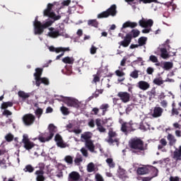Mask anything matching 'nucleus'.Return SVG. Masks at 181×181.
I'll return each mask as SVG.
<instances>
[{
	"mask_svg": "<svg viewBox=\"0 0 181 181\" xmlns=\"http://www.w3.org/2000/svg\"><path fill=\"white\" fill-rule=\"evenodd\" d=\"M52 24L53 21H48L42 25V23L37 21V16L35 17L33 22L35 35H42L43 33V30L46 29V28H49V26H52Z\"/></svg>",
	"mask_w": 181,
	"mask_h": 181,
	"instance_id": "nucleus-1",
	"label": "nucleus"
},
{
	"mask_svg": "<svg viewBox=\"0 0 181 181\" xmlns=\"http://www.w3.org/2000/svg\"><path fill=\"white\" fill-rule=\"evenodd\" d=\"M62 101L67 105V107H72L73 108H83L84 107L82 101L80 102L74 98H62Z\"/></svg>",
	"mask_w": 181,
	"mask_h": 181,
	"instance_id": "nucleus-2",
	"label": "nucleus"
},
{
	"mask_svg": "<svg viewBox=\"0 0 181 181\" xmlns=\"http://www.w3.org/2000/svg\"><path fill=\"white\" fill-rule=\"evenodd\" d=\"M139 24L141 28H146L145 29L142 30V33H149V32L152 30L151 28H152L153 25V20H146L142 18L141 20L139 21Z\"/></svg>",
	"mask_w": 181,
	"mask_h": 181,
	"instance_id": "nucleus-3",
	"label": "nucleus"
},
{
	"mask_svg": "<svg viewBox=\"0 0 181 181\" xmlns=\"http://www.w3.org/2000/svg\"><path fill=\"white\" fill-rule=\"evenodd\" d=\"M42 71H43V69L37 68L35 69V73L34 74V77L36 81V86L37 87L40 86L41 83H42V84H45V86H47L49 84V79L46 78H40V76H42Z\"/></svg>",
	"mask_w": 181,
	"mask_h": 181,
	"instance_id": "nucleus-4",
	"label": "nucleus"
},
{
	"mask_svg": "<svg viewBox=\"0 0 181 181\" xmlns=\"http://www.w3.org/2000/svg\"><path fill=\"white\" fill-rule=\"evenodd\" d=\"M115 16L117 15V6L113 4L107 11L98 14V19H103V18H108V16Z\"/></svg>",
	"mask_w": 181,
	"mask_h": 181,
	"instance_id": "nucleus-5",
	"label": "nucleus"
},
{
	"mask_svg": "<svg viewBox=\"0 0 181 181\" xmlns=\"http://www.w3.org/2000/svg\"><path fill=\"white\" fill-rule=\"evenodd\" d=\"M129 146L132 149H137L138 151H144V141L138 138L132 139L129 141Z\"/></svg>",
	"mask_w": 181,
	"mask_h": 181,
	"instance_id": "nucleus-6",
	"label": "nucleus"
},
{
	"mask_svg": "<svg viewBox=\"0 0 181 181\" xmlns=\"http://www.w3.org/2000/svg\"><path fill=\"white\" fill-rule=\"evenodd\" d=\"M52 8H53V4H48L47 8L44 11V16H48L52 18L54 21H59L60 19V16H56V14L52 12Z\"/></svg>",
	"mask_w": 181,
	"mask_h": 181,
	"instance_id": "nucleus-7",
	"label": "nucleus"
},
{
	"mask_svg": "<svg viewBox=\"0 0 181 181\" xmlns=\"http://www.w3.org/2000/svg\"><path fill=\"white\" fill-rule=\"evenodd\" d=\"M22 142L23 144V147L26 151H30L32 148L35 147V143L29 140V136H28V134L23 135Z\"/></svg>",
	"mask_w": 181,
	"mask_h": 181,
	"instance_id": "nucleus-8",
	"label": "nucleus"
},
{
	"mask_svg": "<svg viewBox=\"0 0 181 181\" xmlns=\"http://www.w3.org/2000/svg\"><path fill=\"white\" fill-rule=\"evenodd\" d=\"M36 168H39L40 170H37L35 172V175H36V180L37 181H45V177L43 176V174L45 173L43 172L44 169H45V163H40L38 164V166Z\"/></svg>",
	"mask_w": 181,
	"mask_h": 181,
	"instance_id": "nucleus-9",
	"label": "nucleus"
},
{
	"mask_svg": "<svg viewBox=\"0 0 181 181\" xmlns=\"http://www.w3.org/2000/svg\"><path fill=\"white\" fill-rule=\"evenodd\" d=\"M117 138V133L114 132L112 129H110L108 132V139H105V141L107 142L110 145H112L114 142L118 143V139Z\"/></svg>",
	"mask_w": 181,
	"mask_h": 181,
	"instance_id": "nucleus-10",
	"label": "nucleus"
},
{
	"mask_svg": "<svg viewBox=\"0 0 181 181\" xmlns=\"http://www.w3.org/2000/svg\"><path fill=\"white\" fill-rule=\"evenodd\" d=\"M23 121L25 125H32L35 122V116L32 114H27L23 117Z\"/></svg>",
	"mask_w": 181,
	"mask_h": 181,
	"instance_id": "nucleus-11",
	"label": "nucleus"
},
{
	"mask_svg": "<svg viewBox=\"0 0 181 181\" xmlns=\"http://www.w3.org/2000/svg\"><path fill=\"white\" fill-rule=\"evenodd\" d=\"M81 175L76 171H73L68 175V181H81Z\"/></svg>",
	"mask_w": 181,
	"mask_h": 181,
	"instance_id": "nucleus-12",
	"label": "nucleus"
},
{
	"mask_svg": "<svg viewBox=\"0 0 181 181\" xmlns=\"http://www.w3.org/2000/svg\"><path fill=\"white\" fill-rule=\"evenodd\" d=\"M54 133L45 132L44 134L39 136L38 139L40 142H49L53 138Z\"/></svg>",
	"mask_w": 181,
	"mask_h": 181,
	"instance_id": "nucleus-13",
	"label": "nucleus"
},
{
	"mask_svg": "<svg viewBox=\"0 0 181 181\" xmlns=\"http://www.w3.org/2000/svg\"><path fill=\"white\" fill-rule=\"evenodd\" d=\"M117 97L120 98L122 103H128L129 101V98H131V95L128 92H119L117 93Z\"/></svg>",
	"mask_w": 181,
	"mask_h": 181,
	"instance_id": "nucleus-14",
	"label": "nucleus"
},
{
	"mask_svg": "<svg viewBox=\"0 0 181 181\" xmlns=\"http://www.w3.org/2000/svg\"><path fill=\"white\" fill-rule=\"evenodd\" d=\"M137 87L140 90H142L143 91H146L148 88H150L151 85L149 83L145 81H140L137 83Z\"/></svg>",
	"mask_w": 181,
	"mask_h": 181,
	"instance_id": "nucleus-15",
	"label": "nucleus"
},
{
	"mask_svg": "<svg viewBox=\"0 0 181 181\" xmlns=\"http://www.w3.org/2000/svg\"><path fill=\"white\" fill-rule=\"evenodd\" d=\"M162 114H163V109L160 107H156L153 110L152 117L159 118V117H162Z\"/></svg>",
	"mask_w": 181,
	"mask_h": 181,
	"instance_id": "nucleus-16",
	"label": "nucleus"
},
{
	"mask_svg": "<svg viewBox=\"0 0 181 181\" xmlns=\"http://www.w3.org/2000/svg\"><path fill=\"white\" fill-rule=\"evenodd\" d=\"M93 137V133L90 132H85L81 134V142H88L91 141V138Z\"/></svg>",
	"mask_w": 181,
	"mask_h": 181,
	"instance_id": "nucleus-17",
	"label": "nucleus"
},
{
	"mask_svg": "<svg viewBox=\"0 0 181 181\" xmlns=\"http://www.w3.org/2000/svg\"><path fill=\"white\" fill-rule=\"evenodd\" d=\"M54 139H55V141L57 142V146H59V148H66V146H67V144H66L63 141V139L62 138V136H60L59 134H57L55 136Z\"/></svg>",
	"mask_w": 181,
	"mask_h": 181,
	"instance_id": "nucleus-18",
	"label": "nucleus"
},
{
	"mask_svg": "<svg viewBox=\"0 0 181 181\" xmlns=\"http://www.w3.org/2000/svg\"><path fill=\"white\" fill-rule=\"evenodd\" d=\"M49 32L48 33V36H49V37L56 38L60 36V30H56L53 28H49Z\"/></svg>",
	"mask_w": 181,
	"mask_h": 181,
	"instance_id": "nucleus-19",
	"label": "nucleus"
},
{
	"mask_svg": "<svg viewBox=\"0 0 181 181\" xmlns=\"http://www.w3.org/2000/svg\"><path fill=\"white\" fill-rule=\"evenodd\" d=\"M136 26H138V23L135 22L127 21L122 25L121 30L124 31V29L127 28H136Z\"/></svg>",
	"mask_w": 181,
	"mask_h": 181,
	"instance_id": "nucleus-20",
	"label": "nucleus"
},
{
	"mask_svg": "<svg viewBox=\"0 0 181 181\" xmlns=\"http://www.w3.org/2000/svg\"><path fill=\"white\" fill-rule=\"evenodd\" d=\"M95 124L98 127V130L99 132H105V128L103 127V122L101 119H96Z\"/></svg>",
	"mask_w": 181,
	"mask_h": 181,
	"instance_id": "nucleus-21",
	"label": "nucleus"
},
{
	"mask_svg": "<svg viewBox=\"0 0 181 181\" xmlns=\"http://www.w3.org/2000/svg\"><path fill=\"white\" fill-rule=\"evenodd\" d=\"M118 176L122 180H127L128 175H127V171L122 168L118 170Z\"/></svg>",
	"mask_w": 181,
	"mask_h": 181,
	"instance_id": "nucleus-22",
	"label": "nucleus"
},
{
	"mask_svg": "<svg viewBox=\"0 0 181 181\" xmlns=\"http://www.w3.org/2000/svg\"><path fill=\"white\" fill-rule=\"evenodd\" d=\"M173 158L175 160H181V146L175 150Z\"/></svg>",
	"mask_w": 181,
	"mask_h": 181,
	"instance_id": "nucleus-23",
	"label": "nucleus"
},
{
	"mask_svg": "<svg viewBox=\"0 0 181 181\" xmlns=\"http://www.w3.org/2000/svg\"><path fill=\"white\" fill-rule=\"evenodd\" d=\"M162 69L164 70H170L171 69H173V62H164L162 65Z\"/></svg>",
	"mask_w": 181,
	"mask_h": 181,
	"instance_id": "nucleus-24",
	"label": "nucleus"
},
{
	"mask_svg": "<svg viewBox=\"0 0 181 181\" xmlns=\"http://www.w3.org/2000/svg\"><path fill=\"white\" fill-rule=\"evenodd\" d=\"M136 172L138 175H146V173H149V168L148 167H140Z\"/></svg>",
	"mask_w": 181,
	"mask_h": 181,
	"instance_id": "nucleus-25",
	"label": "nucleus"
},
{
	"mask_svg": "<svg viewBox=\"0 0 181 181\" xmlns=\"http://www.w3.org/2000/svg\"><path fill=\"white\" fill-rule=\"evenodd\" d=\"M86 148L90 151V152H94V149H95V146H94V143L93 141L89 140V141H86L85 143Z\"/></svg>",
	"mask_w": 181,
	"mask_h": 181,
	"instance_id": "nucleus-26",
	"label": "nucleus"
},
{
	"mask_svg": "<svg viewBox=\"0 0 181 181\" xmlns=\"http://www.w3.org/2000/svg\"><path fill=\"white\" fill-rule=\"evenodd\" d=\"M132 127V125L131 124V123H122L121 131H122V132H127V131H131Z\"/></svg>",
	"mask_w": 181,
	"mask_h": 181,
	"instance_id": "nucleus-27",
	"label": "nucleus"
},
{
	"mask_svg": "<svg viewBox=\"0 0 181 181\" xmlns=\"http://www.w3.org/2000/svg\"><path fill=\"white\" fill-rule=\"evenodd\" d=\"M62 62L65 64H73L74 63V58L72 57H65L62 59Z\"/></svg>",
	"mask_w": 181,
	"mask_h": 181,
	"instance_id": "nucleus-28",
	"label": "nucleus"
},
{
	"mask_svg": "<svg viewBox=\"0 0 181 181\" xmlns=\"http://www.w3.org/2000/svg\"><path fill=\"white\" fill-rule=\"evenodd\" d=\"M160 57L162 59H169L170 57V55H169V53H168V50L165 48L160 49Z\"/></svg>",
	"mask_w": 181,
	"mask_h": 181,
	"instance_id": "nucleus-29",
	"label": "nucleus"
},
{
	"mask_svg": "<svg viewBox=\"0 0 181 181\" xmlns=\"http://www.w3.org/2000/svg\"><path fill=\"white\" fill-rule=\"evenodd\" d=\"M167 139L169 141L170 145H175V144H176V139L175 138V136L169 134Z\"/></svg>",
	"mask_w": 181,
	"mask_h": 181,
	"instance_id": "nucleus-30",
	"label": "nucleus"
},
{
	"mask_svg": "<svg viewBox=\"0 0 181 181\" xmlns=\"http://www.w3.org/2000/svg\"><path fill=\"white\" fill-rule=\"evenodd\" d=\"M48 129H49L48 132L49 134H54V135L57 132V127H56L55 125L53 124H51L49 125Z\"/></svg>",
	"mask_w": 181,
	"mask_h": 181,
	"instance_id": "nucleus-31",
	"label": "nucleus"
},
{
	"mask_svg": "<svg viewBox=\"0 0 181 181\" xmlns=\"http://www.w3.org/2000/svg\"><path fill=\"white\" fill-rule=\"evenodd\" d=\"M153 83L156 84V86H162L165 83V81L162 78H156L153 79Z\"/></svg>",
	"mask_w": 181,
	"mask_h": 181,
	"instance_id": "nucleus-32",
	"label": "nucleus"
},
{
	"mask_svg": "<svg viewBox=\"0 0 181 181\" xmlns=\"http://www.w3.org/2000/svg\"><path fill=\"white\" fill-rule=\"evenodd\" d=\"M160 144L161 145H158V149H159V150L163 149V146H166V145H168V141H166L165 139H161L160 140Z\"/></svg>",
	"mask_w": 181,
	"mask_h": 181,
	"instance_id": "nucleus-33",
	"label": "nucleus"
},
{
	"mask_svg": "<svg viewBox=\"0 0 181 181\" xmlns=\"http://www.w3.org/2000/svg\"><path fill=\"white\" fill-rule=\"evenodd\" d=\"M87 170L89 172V173L94 172V170H95V165L93 163H90L87 165Z\"/></svg>",
	"mask_w": 181,
	"mask_h": 181,
	"instance_id": "nucleus-34",
	"label": "nucleus"
},
{
	"mask_svg": "<svg viewBox=\"0 0 181 181\" xmlns=\"http://www.w3.org/2000/svg\"><path fill=\"white\" fill-rule=\"evenodd\" d=\"M12 105H13V103H12V102H5L1 104V109L6 110L8 107H12Z\"/></svg>",
	"mask_w": 181,
	"mask_h": 181,
	"instance_id": "nucleus-35",
	"label": "nucleus"
},
{
	"mask_svg": "<svg viewBox=\"0 0 181 181\" xmlns=\"http://www.w3.org/2000/svg\"><path fill=\"white\" fill-rule=\"evenodd\" d=\"M140 129H141V131H148V129H151V126H149L148 123H144L140 125Z\"/></svg>",
	"mask_w": 181,
	"mask_h": 181,
	"instance_id": "nucleus-36",
	"label": "nucleus"
},
{
	"mask_svg": "<svg viewBox=\"0 0 181 181\" xmlns=\"http://www.w3.org/2000/svg\"><path fill=\"white\" fill-rule=\"evenodd\" d=\"M148 40V38L146 37H141L139 39V46H144V45H146V41Z\"/></svg>",
	"mask_w": 181,
	"mask_h": 181,
	"instance_id": "nucleus-37",
	"label": "nucleus"
},
{
	"mask_svg": "<svg viewBox=\"0 0 181 181\" xmlns=\"http://www.w3.org/2000/svg\"><path fill=\"white\" fill-rule=\"evenodd\" d=\"M24 172H28L29 173H32L35 170V168L31 165H27L23 169Z\"/></svg>",
	"mask_w": 181,
	"mask_h": 181,
	"instance_id": "nucleus-38",
	"label": "nucleus"
},
{
	"mask_svg": "<svg viewBox=\"0 0 181 181\" xmlns=\"http://www.w3.org/2000/svg\"><path fill=\"white\" fill-rule=\"evenodd\" d=\"M88 25L94 26V28H98V22H97V20H89Z\"/></svg>",
	"mask_w": 181,
	"mask_h": 181,
	"instance_id": "nucleus-39",
	"label": "nucleus"
},
{
	"mask_svg": "<svg viewBox=\"0 0 181 181\" xmlns=\"http://www.w3.org/2000/svg\"><path fill=\"white\" fill-rule=\"evenodd\" d=\"M106 163H107L108 166L110 168H115V163H114V160L112 158H109L106 160Z\"/></svg>",
	"mask_w": 181,
	"mask_h": 181,
	"instance_id": "nucleus-40",
	"label": "nucleus"
},
{
	"mask_svg": "<svg viewBox=\"0 0 181 181\" xmlns=\"http://www.w3.org/2000/svg\"><path fill=\"white\" fill-rule=\"evenodd\" d=\"M130 77L132 78H138L139 77V71L134 70L130 74Z\"/></svg>",
	"mask_w": 181,
	"mask_h": 181,
	"instance_id": "nucleus-41",
	"label": "nucleus"
},
{
	"mask_svg": "<svg viewBox=\"0 0 181 181\" xmlns=\"http://www.w3.org/2000/svg\"><path fill=\"white\" fill-rule=\"evenodd\" d=\"M18 96H20L21 98H28L29 95L24 91L20 90L18 93Z\"/></svg>",
	"mask_w": 181,
	"mask_h": 181,
	"instance_id": "nucleus-42",
	"label": "nucleus"
},
{
	"mask_svg": "<svg viewBox=\"0 0 181 181\" xmlns=\"http://www.w3.org/2000/svg\"><path fill=\"white\" fill-rule=\"evenodd\" d=\"M60 110L64 115H69V108H67L64 106H62Z\"/></svg>",
	"mask_w": 181,
	"mask_h": 181,
	"instance_id": "nucleus-43",
	"label": "nucleus"
},
{
	"mask_svg": "<svg viewBox=\"0 0 181 181\" xmlns=\"http://www.w3.org/2000/svg\"><path fill=\"white\" fill-rule=\"evenodd\" d=\"M100 110H103V114L104 112H107L108 108H110V105L108 104H103L100 107Z\"/></svg>",
	"mask_w": 181,
	"mask_h": 181,
	"instance_id": "nucleus-44",
	"label": "nucleus"
},
{
	"mask_svg": "<svg viewBox=\"0 0 181 181\" xmlns=\"http://www.w3.org/2000/svg\"><path fill=\"white\" fill-rule=\"evenodd\" d=\"M59 36H63V37H65V39L70 37V36H69V34H67L66 33V30H64V29H62V30H60Z\"/></svg>",
	"mask_w": 181,
	"mask_h": 181,
	"instance_id": "nucleus-45",
	"label": "nucleus"
},
{
	"mask_svg": "<svg viewBox=\"0 0 181 181\" xmlns=\"http://www.w3.org/2000/svg\"><path fill=\"white\" fill-rule=\"evenodd\" d=\"M97 50H98V48H97V47L91 45V47L90 49V54H95V53H97Z\"/></svg>",
	"mask_w": 181,
	"mask_h": 181,
	"instance_id": "nucleus-46",
	"label": "nucleus"
},
{
	"mask_svg": "<svg viewBox=\"0 0 181 181\" xmlns=\"http://www.w3.org/2000/svg\"><path fill=\"white\" fill-rule=\"evenodd\" d=\"M139 2H143V4H151V2H155V4H159L158 0H139Z\"/></svg>",
	"mask_w": 181,
	"mask_h": 181,
	"instance_id": "nucleus-47",
	"label": "nucleus"
},
{
	"mask_svg": "<svg viewBox=\"0 0 181 181\" xmlns=\"http://www.w3.org/2000/svg\"><path fill=\"white\" fill-rule=\"evenodd\" d=\"M149 60L150 62H152V63H158V57L155 55H151L149 57Z\"/></svg>",
	"mask_w": 181,
	"mask_h": 181,
	"instance_id": "nucleus-48",
	"label": "nucleus"
},
{
	"mask_svg": "<svg viewBox=\"0 0 181 181\" xmlns=\"http://www.w3.org/2000/svg\"><path fill=\"white\" fill-rule=\"evenodd\" d=\"M49 52H55V53H60V47H49Z\"/></svg>",
	"mask_w": 181,
	"mask_h": 181,
	"instance_id": "nucleus-49",
	"label": "nucleus"
},
{
	"mask_svg": "<svg viewBox=\"0 0 181 181\" xmlns=\"http://www.w3.org/2000/svg\"><path fill=\"white\" fill-rule=\"evenodd\" d=\"M64 160L66 162V163H73V157L70 156H66L64 158Z\"/></svg>",
	"mask_w": 181,
	"mask_h": 181,
	"instance_id": "nucleus-50",
	"label": "nucleus"
},
{
	"mask_svg": "<svg viewBox=\"0 0 181 181\" xmlns=\"http://www.w3.org/2000/svg\"><path fill=\"white\" fill-rule=\"evenodd\" d=\"M132 33L133 35V37H138V36H139V34L141 33V32H139L136 29H134V30H132Z\"/></svg>",
	"mask_w": 181,
	"mask_h": 181,
	"instance_id": "nucleus-51",
	"label": "nucleus"
},
{
	"mask_svg": "<svg viewBox=\"0 0 181 181\" xmlns=\"http://www.w3.org/2000/svg\"><path fill=\"white\" fill-rule=\"evenodd\" d=\"M42 114H43V110H42L41 108H37L35 110V115H37V117H38V118H40Z\"/></svg>",
	"mask_w": 181,
	"mask_h": 181,
	"instance_id": "nucleus-52",
	"label": "nucleus"
},
{
	"mask_svg": "<svg viewBox=\"0 0 181 181\" xmlns=\"http://www.w3.org/2000/svg\"><path fill=\"white\" fill-rule=\"evenodd\" d=\"M132 39V35L131 34H127L124 38V41L127 42L129 44L131 43Z\"/></svg>",
	"mask_w": 181,
	"mask_h": 181,
	"instance_id": "nucleus-53",
	"label": "nucleus"
},
{
	"mask_svg": "<svg viewBox=\"0 0 181 181\" xmlns=\"http://www.w3.org/2000/svg\"><path fill=\"white\" fill-rule=\"evenodd\" d=\"M132 39V35L131 34H127L124 38V41L127 42L129 44L131 43Z\"/></svg>",
	"mask_w": 181,
	"mask_h": 181,
	"instance_id": "nucleus-54",
	"label": "nucleus"
},
{
	"mask_svg": "<svg viewBox=\"0 0 181 181\" xmlns=\"http://www.w3.org/2000/svg\"><path fill=\"white\" fill-rule=\"evenodd\" d=\"M120 46H123V47H128L129 46V42L124 41V40L119 42Z\"/></svg>",
	"mask_w": 181,
	"mask_h": 181,
	"instance_id": "nucleus-55",
	"label": "nucleus"
},
{
	"mask_svg": "<svg viewBox=\"0 0 181 181\" xmlns=\"http://www.w3.org/2000/svg\"><path fill=\"white\" fill-rule=\"evenodd\" d=\"M13 139V135L9 134L6 136V140L8 141V142H11Z\"/></svg>",
	"mask_w": 181,
	"mask_h": 181,
	"instance_id": "nucleus-56",
	"label": "nucleus"
},
{
	"mask_svg": "<svg viewBox=\"0 0 181 181\" xmlns=\"http://www.w3.org/2000/svg\"><path fill=\"white\" fill-rule=\"evenodd\" d=\"M95 180L96 181H104V178H103V176L100 174L95 175Z\"/></svg>",
	"mask_w": 181,
	"mask_h": 181,
	"instance_id": "nucleus-57",
	"label": "nucleus"
},
{
	"mask_svg": "<svg viewBox=\"0 0 181 181\" xmlns=\"http://www.w3.org/2000/svg\"><path fill=\"white\" fill-rule=\"evenodd\" d=\"M172 115H179V110L173 107L172 112H171Z\"/></svg>",
	"mask_w": 181,
	"mask_h": 181,
	"instance_id": "nucleus-58",
	"label": "nucleus"
},
{
	"mask_svg": "<svg viewBox=\"0 0 181 181\" xmlns=\"http://www.w3.org/2000/svg\"><path fill=\"white\" fill-rule=\"evenodd\" d=\"M63 52V53H64V52H70V47H59V53Z\"/></svg>",
	"mask_w": 181,
	"mask_h": 181,
	"instance_id": "nucleus-59",
	"label": "nucleus"
},
{
	"mask_svg": "<svg viewBox=\"0 0 181 181\" xmlns=\"http://www.w3.org/2000/svg\"><path fill=\"white\" fill-rule=\"evenodd\" d=\"M81 152L83 155V156H86V158L87 156H88V153L87 152V150L86 148H82L81 149Z\"/></svg>",
	"mask_w": 181,
	"mask_h": 181,
	"instance_id": "nucleus-60",
	"label": "nucleus"
},
{
	"mask_svg": "<svg viewBox=\"0 0 181 181\" xmlns=\"http://www.w3.org/2000/svg\"><path fill=\"white\" fill-rule=\"evenodd\" d=\"M75 163H76V165H78L79 163H81V162H83V158H81V156L77 157L75 160H74Z\"/></svg>",
	"mask_w": 181,
	"mask_h": 181,
	"instance_id": "nucleus-61",
	"label": "nucleus"
},
{
	"mask_svg": "<svg viewBox=\"0 0 181 181\" xmlns=\"http://www.w3.org/2000/svg\"><path fill=\"white\" fill-rule=\"evenodd\" d=\"M115 73H116V75L118 76V77H122V76H125V74L123 71H121L119 70H117Z\"/></svg>",
	"mask_w": 181,
	"mask_h": 181,
	"instance_id": "nucleus-62",
	"label": "nucleus"
},
{
	"mask_svg": "<svg viewBox=\"0 0 181 181\" xmlns=\"http://www.w3.org/2000/svg\"><path fill=\"white\" fill-rule=\"evenodd\" d=\"M173 126L175 128V129H180L181 130V124H180L177 122H175L174 124H173Z\"/></svg>",
	"mask_w": 181,
	"mask_h": 181,
	"instance_id": "nucleus-63",
	"label": "nucleus"
},
{
	"mask_svg": "<svg viewBox=\"0 0 181 181\" xmlns=\"http://www.w3.org/2000/svg\"><path fill=\"white\" fill-rule=\"evenodd\" d=\"M170 181H180L178 177H170Z\"/></svg>",
	"mask_w": 181,
	"mask_h": 181,
	"instance_id": "nucleus-64",
	"label": "nucleus"
}]
</instances>
